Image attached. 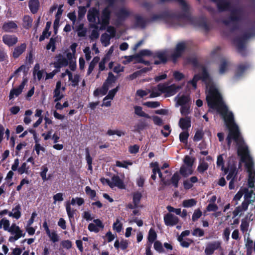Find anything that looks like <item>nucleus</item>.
<instances>
[{
	"instance_id": "1",
	"label": "nucleus",
	"mask_w": 255,
	"mask_h": 255,
	"mask_svg": "<svg viewBox=\"0 0 255 255\" xmlns=\"http://www.w3.org/2000/svg\"><path fill=\"white\" fill-rule=\"evenodd\" d=\"M206 101L208 107L210 109H216L222 116L229 130L228 136L232 138L236 143L242 142L244 138L239 127L235 122L233 113L228 110L221 94L213 85L209 87Z\"/></svg>"
},
{
	"instance_id": "2",
	"label": "nucleus",
	"mask_w": 255,
	"mask_h": 255,
	"mask_svg": "<svg viewBox=\"0 0 255 255\" xmlns=\"http://www.w3.org/2000/svg\"><path fill=\"white\" fill-rule=\"evenodd\" d=\"M216 3L218 10L220 12L230 11L228 19L223 20V23L226 26L231 22H240L243 20V11L241 8H233L231 2L227 0H218Z\"/></svg>"
},
{
	"instance_id": "3",
	"label": "nucleus",
	"mask_w": 255,
	"mask_h": 255,
	"mask_svg": "<svg viewBox=\"0 0 255 255\" xmlns=\"http://www.w3.org/2000/svg\"><path fill=\"white\" fill-rule=\"evenodd\" d=\"M255 34L253 32H246L241 36L235 38L233 42L236 45L238 52L243 56H247L245 43L249 38L254 36Z\"/></svg>"
},
{
	"instance_id": "4",
	"label": "nucleus",
	"mask_w": 255,
	"mask_h": 255,
	"mask_svg": "<svg viewBox=\"0 0 255 255\" xmlns=\"http://www.w3.org/2000/svg\"><path fill=\"white\" fill-rule=\"evenodd\" d=\"M111 11L108 7H106L103 9L102 11L101 19L99 17V19L96 24H93L91 27L95 29L98 28V24H101L100 29L104 30L106 28V27L110 23V20L111 17Z\"/></svg>"
},
{
	"instance_id": "5",
	"label": "nucleus",
	"mask_w": 255,
	"mask_h": 255,
	"mask_svg": "<svg viewBox=\"0 0 255 255\" xmlns=\"http://www.w3.org/2000/svg\"><path fill=\"white\" fill-rule=\"evenodd\" d=\"M180 88V86L175 84L168 86L166 83H160L157 85L158 91L161 93L165 94V96L167 97L174 95Z\"/></svg>"
},
{
	"instance_id": "6",
	"label": "nucleus",
	"mask_w": 255,
	"mask_h": 255,
	"mask_svg": "<svg viewBox=\"0 0 255 255\" xmlns=\"http://www.w3.org/2000/svg\"><path fill=\"white\" fill-rule=\"evenodd\" d=\"M176 17V15L175 13L166 10L160 14H153L150 18V21H155L158 20H163L166 22H168L172 21Z\"/></svg>"
},
{
	"instance_id": "7",
	"label": "nucleus",
	"mask_w": 255,
	"mask_h": 255,
	"mask_svg": "<svg viewBox=\"0 0 255 255\" xmlns=\"http://www.w3.org/2000/svg\"><path fill=\"white\" fill-rule=\"evenodd\" d=\"M236 143L237 146L238 155L241 157L243 161H245L247 158L250 156L248 146L245 144L244 139L241 142Z\"/></svg>"
},
{
	"instance_id": "8",
	"label": "nucleus",
	"mask_w": 255,
	"mask_h": 255,
	"mask_svg": "<svg viewBox=\"0 0 255 255\" xmlns=\"http://www.w3.org/2000/svg\"><path fill=\"white\" fill-rule=\"evenodd\" d=\"M186 48V44L184 42H180L177 44L174 51L171 55V58L173 62L176 63L177 59L181 57Z\"/></svg>"
},
{
	"instance_id": "9",
	"label": "nucleus",
	"mask_w": 255,
	"mask_h": 255,
	"mask_svg": "<svg viewBox=\"0 0 255 255\" xmlns=\"http://www.w3.org/2000/svg\"><path fill=\"white\" fill-rule=\"evenodd\" d=\"M221 248V242L219 241L209 243L205 250L206 255H212L215 251Z\"/></svg>"
},
{
	"instance_id": "10",
	"label": "nucleus",
	"mask_w": 255,
	"mask_h": 255,
	"mask_svg": "<svg viewBox=\"0 0 255 255\" xmlns=\"http://www.w3.org/2000/svg\"><path fill=\"white\" fill-rule=\"evenodd\" d=\"M130 15V12L125 8H120L116 13L117 24L121 25Z\"/></svg>"
},
{
	"instance_id": "11",
	"label": "nucleus",
	"mask_w": 255,
	"mask_h": 255,
	"mask_svg": "<svg viewBox=\"0 0 255 255\" xmlns=\"http://www.w3.org/2000/svg\"><path fill=\"white\" fill-rule=\"evenodd\" d=\"M56 60L53 63L54 67L59 69L62 67L67 66L68 64V60L65 58L61 54L56 55L55 57Z\"/></svg>"
},
{
	"instance_id": "12",
	"label": "nucleus",
	"mask_w": 255,
	"mask_h": 255,
	"mask_svg": "<svg viewBox=\"0 0 255 255\" xmlns=\"http://www.w3.org/2000/svg\"><path fill=\"white\" fill-rule=\"evenodd\" d=\"M192 21L195 25L201 28L206 32H208L210 30V26L207 22L205 18L200 17L198 18H193Z\"/></svg>"
},
{
	"instance_id": "13",
	"label": "nucleus",
	"mask_w": 255,
	"mask_h": 255,
	"mask_svg": "<svg viewBox=\"0 0 255 255\" xmlns=\"http://www.w3.org/2000/svg\"><path fill=\"white\" fill-rule=\"evenodd\" d=\"M99 11L95 7H92L88 11L87 19L90 22L96 24V19H99Z\"/></svg>"
},
{
	"instance_id": "14",
	"label": "nucleus",
	"mask_w": 255,
	"mask_h": 255,
	"mask_svg": "<svg viewBox=\"0 0 255 255\" xmlns=\"http://www.w3.org/2000/svg\"><path fill=\"white\" fill-rule=\"evenodd\" d=\"M154 58H157L158 60H155L154 64L155 65H159L160 64H165L167 61V56L166 52L163 51H158L154 53L153 55Z\"/></svg>"
},
{
	"instance_id": "15",
	"label": "nucleus",
	"mask_w": 255,
	"mask_h": 255,
	"mask_svg": "<svg viewBox=\"0 0 255 255\" xmlns=\"http://www.w3.org/2000/svg\"><path fill=\"white\" fill-rule=\"evenodd\" d=\"M251 67V64L249 62H245L239 64L236 68L235 76L237 78H240L242 76L244 73Z\"/></svg>"
},
{
	"instance_id": "16",
	"label": "nucleus",
	"mask_w": 255,
	"mask_h": 255,
	"mask_svg": "<svg viewBox=\"0 0 255 255\" xmlns=\"http://www.w3.org/2000/svg\"><path fill=\"white\" fill-rule=\"evenodd\" d=\"M134 18V26L135 27H139L142 29L145 28L147 23V20L146 18L138 14H135Z\"/></svg>"
},
{
	"instance_id": "17",
	"label": "nucleus",
	"mask_w": 255,
	"mask_h": 255,
	"mask_svg": "<svg viewBox=\"0 0 255 255\" xmlns=\"http://www.w3.org/2000/svg\"><path fill=\"white\" fill-rule=\"evenodd\" d=\"M165 224L168 226H173L178 224L179 219L171 213H167L164 216Z\"/></svg>"
},
{
	"instance_id": "18",
	"label": "nucleus",
	"mask_w": 255,
	"mask_h": 255,
	"mask_svg": "<svg viewBox=\"0 0 255 255\" xmlns=\"http://www.w3.org/2000/svg\"><path fill=\"white\" fill-rule=\"evenodd\" d=\"M2 39L3 42L9 47L13 46L18 41V38L14 35L5 34Z\"/></svg>"
},
{
	"instance_id": "19",
	"label": "nucleus",
	"mask_w": 255,
	"mask_h": 255,
	"mask_svg": "<svg viewBox=\"0 0 255 255\" xmlns=\"http://www.w3.org/2000/svg\"><path fill=\"white\" fill-rule=\"evenodd\" d=\"M179 126L183 130H188L191 127V118L186 116L184 118H181L179 121Z\"/></svg>"
},
{
	"instance_id": "20",
	"label": "nucleus",
	"mask_w": 255,
	"mask_h": 255,
	"mask_svg": "<svg viewBox=\"0 0 255 255\" xmlns=\"http://www.w3.org/2000/svg\"><path fill=\"white\" fill-rule=\"evenodd\" d=\"M26 82L27 80L26 79L23 80L17 88H13L10 90L9 94L10 99L13 98L14 96H18L21 93Z\"/></svg>"
},
{
	"instance_id": "21",
	"label": "nucleus",
	"mask_w": 255,
	"mask_h": 255,
	"mask_svg": "<svg viewBox=\"0 0 255 255\" xmlns=\"http://www.w3.org/2000/svg\"><path fill=\"white\" fill-rule=\"evenodd\" d=\"M76 204V198H72L71 203L69 202H66L65 207L68 218L71 221V219H74V215L75 213L76 210H72L71 208V205H74Z\"/></svg>"
},
{
	"instance_id": "22",
	"label": "nucleus",
	"mask_w": 255,
	"mask_h": 255,
	"mask_svg": "<svg viewBox=\"0 0 255 255\" xmlns=\"http://www.w3.org/2000/svg\"><path fill=\"white\" fill-rule=\"evenodd\" d=\"M112 187L113 188L114 187H117L119 189H125V185L123 181L120 178V177L117 175H114L112 177Z\"/></svg>"
},
{
	"instance_id": "23",
	"label": "nucleus",
	"mask_w": 255,
	"mask_h": 255,
	"mask_svg": "<svg viewBox=\"0 0 255 255\" xmlns=\"http://www.w3.org/2000/svg\"><path fill=\"white\" fill-rule=\"evenodd\" d=\"M199 78L207 86H208L212 81L207 70L205 67L203 68L201 74H199Z\"/></svg>"
},
{
	"instance_id": "24",
	"label": "nucleus",
	"mask_w": 255,
	"mask_h": 255,
	"mask_svg": "<svg viewBox=\"0 0 255 255\" xmlns=\"http://www.w3.org/2000/svg\"><path fill=\"white\" fill-rule=\"evenodd\" d=\"M26 44L25 43H21L20 45L16 46L14 48L12 52V57L14 58H17L26 50Z\"/></svg>"
},
{
	"instance_id": "25",
	"label": "nucleus",
	"mask_w": 255,
	"mask_h": 255,
	"mask_svg": "<svg viewBox=\"0 0 255 255\" xmlns=\"http://www.w3.org/2000/svg\"><path fill=\"white\" fill-rule=\"evenodd\" d=\"M40 6L39 0H29L28 1V7L32 14H35L38 12Z\"/></svg>"
},
{
	"instance_id": "26",
	"label": "nucleus",
	"mask_w": 255,
	"mask_h": 255,
	"mask_svg": "<svg viewBox=\"0 0 255 255\" xmlns=\"http://www.w3.org/2000/svg\"><path fill=\"white\" fill-rule=\"evenodd\" d=\"M17 28V24L13 21L4 22L2 26V29L5 32H12L13 29H16Z\"/></svg>"
},
{
	"instance_id": "27",
	"label": "nucleus",
	"mask_w": 255,
	"mask_h": 255,
	"mask_svg": "<svg viewBox=\"0 0 255 255\" xmlns=\"http://www.w3.org/2000/svg\"><path fill=\"white\" fill-rule=\"evenodd\" d=\"M238 170L237 169L235 165H232L230 167V171L226 177L228 180H231L232 179H237Z\"/></svg>"
},
{
	"instance_id": "28",
	"label": "nucleus",
	"mask_w": 255,
	"mask_h": 255,
	"mask_svg": "<svg viewBox=\"0 0 255 255\" xmlns=\"http://www.w3.org/2000/svg\"><path fill=\"white\" fill-rule=\"evenodd\" d=\"M23 27L26 29H29L32 26L33 19L29 15H25L22 19Z\"/></svg>"
},
{
	"instance_id": "29",
	"label": "nucleus",
	"mask_w": 255,
	"mask_h": 255,
	"mask_svg": "<svg viewBox=\"0 0 255 255\" xmlns=\"http://www.w3.org/2000/svg\"><path fill=\"white\" fill-rule=\"evenodd\" d=\"M20 210L21 206L19 204H18L12 209V211H14V213L9 212L8 216L9 217H12L16 219H18L21 216Z\"/></svg>"
},
{
	"instance_id": "30",
	"label": "nucleus",
	"mask_w": 255,
	"mask_h": 255,
	"mask_svg": "<svg viewBox=\"0 0 255 255\" xmlns=\"http://www.w3.org/2000/svg\"><path fill=\"white\" fill-rule=\"evenodd\" d=\"M9 232L12 235H24V237L25 235V233H23V231L15 224H12L11 225L10 227Z\"/></svg>"
},
{
	"instance_id": "31",
	"label": "nucleus",
	"mask_w": 255,
	"mask_h": 255,
	"mask_svg": "<svg viewBox=\"0 0 255 255\" xmlns=\"http://www.w3.org/2000/svg\"><path fill=\"white\" fill-rule=\"evenodd\" d=\"M134 113L141 117H144L147 119H150L151 117L147 114H146L142 111V108L141 107L135 106L134 107Z\"/></svg>"
},
{
	"instance_id": "32",
	"label": "nucleus",
	"mask_w": 255,
	"mask_h": 255,
	"mask_svg": "<svg viewBox=\"0 0 255 255\" xmlns=\"http://www.w3.org/2000/svg\"><path fill=\"white\" fill-rule=\"evenodd\" d=\"M180 179L179 175L178 172H175L174 173L173 176H172L170 180V183L173 185V186L175 188H178V183Z\"/></svg>"
},
{
	"instance_id": "33",
	"label": "nucleus",
	"mask_w": 255,
	"mask_h": 255,
	"mask_svg": "<svg viewBox=\"0 0 255 255\" xmlns=\"http://www.w3.org/2000/svg\"><path fill=\"white\" fill-rule=\"evenodd\" d=\"M119 86H118L115 88L110 90L108 95L104 98L103 101H105L108 99H113L117 92L119 91Z\"/></svg>"
},
{
	"instance_id": "34",
	"label": "nucleus",
	"mask_w": 255,
	"mask_h": 255,
	"mask_svg": "<svg viewBox=\"0 0 255 255\" xmlns=\"http://www.w3.org/2000/svg\"><path fill=\"white\" fill-rule=\"evenodd\" d=\"M157 238V234L155 230L153 228H151L148 232V241L149 243H152L156 240Z\"/></svg>"
},
{
	"instance_id": "35",
	"label": "nucleus",
	"mask_w": 255,
	"mask_h": 255,
	"mask_svg": "<svg viewBox=\"0 0 255 255\" xmlns=\"http://www.w3.org/2000/svg\"><path fill=\"white\" fill-rule=\"evenodd\" d=\"M76 31L79 37H84L86 35L87 28L84 27L83 24H80L78 26Z\"/></svg>"
},
{
	"instance_id": "36",
	"label": "nucleus",
	"mask_w": 255,
	"mask_h": 255,
	"mask_svg": "<svg viewBox=\"0 0 255 255\" xmlns=\"http://www.w3.org/2000/svg\"><path fill=\"white\" fill-rule=\"evenodd\" d=\"M86 194L89 196V198L92 200H95L97 193L95 190L92 189L90 187L87 186L85 187Z\"/></svg>"
},
{
	"instance_id": "37",
	"label": "nucleus",
	"mask_w": 255,
	"mask_h": 255,
	"mask_svg": "<svg viewBox=\"0 0 255 255\" xmlns=\"http://www.w3.org/2000/svg\"><path fill=\"white\" fill-rule=\"evenodd\" d=\"M9 225L10 222L9 220L5 218H2L0 221V228H1L2 226H3V230L8 232L10 229Z\"/></svg>"
},
{
	"instance_id": "38",
	"label": "nucleus",
	"mask_w": 255,
	"mask_h": 255,
	"mask_svg": "<svg viewBox=\"0 0 255 255\" xmlns=\"http://www.w3.org/2000/svg\"><path fill=\"white\" fill-rule=\"evenodd\" d=\"M29 166H27L26 162H23L18 169V172L19 174H22L25 173L26 174H29Z\"/></svg>"
},
{
	"instance_id": "39",
	"label": "nucleus",
	"mask_w": 255,
	"mask_h": 255,
	"mask_svg": "<svg viewBox=\"0 0 255 255\" xmlns=\"http://www.w3.org/2000/svg\"><path fill=\"white\" fill-rule=\"evenodd\" d=\"M189 136V134L188 130H184L181 132L179 134L180 141L183 143H186L187 142Z\"/></svg>"
},
{
	"instance_id": "40",
	"label": "nucleus",
	"mask_w": 255,
	"mask_h": 255,
	"mask_svg": "<svg viewBox=\"0 0 255 255\" xmlns=\"http://www.w3.org/2000/svg\"><path fill=\"white\" fill-rule=\"evenodd\" d=\"M197 201L194 199L185 200L183 201L182 205L185 208H190L195 206Z\"/></svg>"
},
{
	"instance_id": "41",
	"label": "nucleus",
	"mask_w": 255,
	"mask_h": 255,
	"mask_svg": "<svg viewBox=\"0 0 255 255\" xmlns=\"http://www.w3.org/2000/svg\"><path fill=\"white\" fill-rule=\"evenodd\" d=\"M117 80L116 77L114 76L112 72H110L108 73V76L106 80V81L104 82L106 84L108 85L109 86L113 83H114Z\"/></svg>"
},
{
	"instance_id": "42",
	"label": "nucleus",
	"mask_w": 255,
	"mask_h": 255,
	"mask_svg": "<svg viewBox=\"0 0 255 255\" xmlns=\"http://www.w3.org/2000/svg\"><path fill=\"white\" fill-rule=\"evenodd\" d=\"M244 194H245L244 195V198L246 200L248 201H252L253 199H251V198L252 197L253 195L254 196V193L253 190L249 191V189L247 188H244L243 189Z\"/></svg>"
},
{
	"instance_id": "43",
	"label": "nucleus",
	"mask_w": 255,
	"mask_h": 255,
	"mask_svg": "<svg viewBox=\"0 0 255 255\" xmlns=\"http://www.w3.org/2000/svg\"><path fill=\"white\" fill-rule=\"evenodd\" d=\"M46 49L49 50L51 49L52 52H54L56 49V38L51 37L49 42L46 45Z\"/></svg>"
},
{
	"instance_id": "44",
	"label": "nucleus",
	"mask_w": 255,
	"mask_h": 255,
	"mask_svg": "<svg viewBox=\"0 0 255 255\" xmlns=\"http://www.w3.org/2000/svg\"><path fill=\"white\" fill-rule=\"evenodd\" d=\"M245 162H246L245 165L247 168L248 172H249L250 171H255L253 169L254 162L252 157L250 156L247 158V159Z\"/></svg>"
},
{
	"instance_id": "45",
	"label": "nucleus",
	"mask_w": 255,
	"mask_h": 255,
	"mask_svg": "<svg viewBox=\"0 0 255 255\" xmlns=\"http://www.w3.org/2000/svg\"><path fill=\"white\" fill-rule=\"evenodd\" d=\"M180 174L184 177L192 174V171L191 169H188L187 167L183 165L180 169Z\"/></svg>"
},
{
	"instance_id": "46",
	"label": "nucleus",
	"mask_w": 255,
	"mask_h": 255,
	"mask_svg": "<svg viewBox=\"0 0 255 255\" xmlns=\"http://www.w3.org/2000/svg\"><path fill=\"white\" fill-rule=\"evenodd\" d=\"M208 167L209 165L208 163L205 161H202L199 164L197 167V170L199 173H203L206 170L208 169Z\"/></svg>"
},
{
	"instance_id": "47",
	"label": "nucleus",
	"mask_w": 255,
	"mask_h": 255,
	"mask_svg": "<svg viewBox=\"0 0 255 255\" xmlns=\"http://www.w3.org/2000/svg\"><path fill=\"white\" fill-rule=\"evenodd\" d=\"M255 201V194H254V197L252 201H248L245 200L242 203L241 206H239L243 211H246L250 204L254 203Z\"/></svg>"
},
{
	"instance_id": "48",
	"label": "nucleus",
	"mask_w": 255,
	"mask_h": 255,
	"mask_svg": "<svg viewBox=\"0 0 255 255\" xmlns=\"http://www.w3.org/2000/svg\"><path fill=\"white\" fill-rule=\"evenodd\" d=\"M190 101V98L186 95H182L179 98L177 103L180 106H184Z\"/></svg>"
},
{
	"instance_id": "49",
	"label": "nucleus",
	"mask_w": 255,
	"mask_h": 255,
	"mask_svg": "<svg viewBox=\"0 0 255 255\" xmlns=\"http://www.w3.org/2000/svg\"><path fill=\"white\" fill-rule=\"evenodd\" d=\"M142 197L141 193L140 192H135L133 195V203L135 204V205H137L138 206V205L140 203V200Z\"/></svg>"
},
{
	"instance_id": "50",
	"label": "nucleus",
	"mask_w": 255,
	"mask_h": 255,
	"mask_svg": "<svg viewBox=\"0 0 255 255\" xmlns=\"http://www.w3.org/2000/svg\"><path fill=\"white\" fill-rule=\"evenodd\" d=\"M41 172L40 173V175L42 178V179L45 181L49 179V178H47L46 173L48 171V168L46 166L43 165L41 167Z\"/></svg>"
},
{
	"instance_id": "51",
	"label": "nucleus",
	"mask_w": 255,
	"mask_h": 255,
	"mask_svg": "<svg viewBox=\"0 0 255 255\" xmlns=\"http://www.w3.org/2000/svg\"><path fill=\"white\" fill-rule=\"evenodd\" d=\"M204 135V133L202 130H198L195 132V134L193 137V140L196 142L201 140L203 138Z\"/></svg>"
},
{
	"instance_id": "52",
	"label": "nucleus",
	"mask_w": 255,
	"mask_h": 255,
	"mask_svg": "<svg viewBox=\"0 0 255 255\" xmlns=\"http://www.w3.org/2000/svg\"><path fill=\"white\" fill-rule=\"evenodd\" d=\"M64 97V95L60 93V90L54 89V102H57L61 100Z\"/></svg>"
},
{
	"instance_id": "53",
	"label": "nucleus",
	"mask_w": 255,
	"mask_h": 255,
	"mask_svg": "<svg viewBox=\"0 0 255 255\" xmlns=\"http://www.w3.org/2000/svg\"><path fill=\"white\" fill-rule=\"evenodd\" d=\"M200 80V78H199V74H195L192 80H190L188 82L189 84H191L193 86L194 89L197 88V82Z\"/></svg>"
},
{
	"instance_id": "54",
	"label": "nucleus",
	"mask_w": 255,
	"mask_h": 255,
	"mask_svg": "<svg viewBox=\"0 0 255 255\" xmlns=\"http://www.w3.org/2000/svg\"><path fill=\"white\" fill-rule=\"evenodd\" d=\"M202 212L200 209H196L194 211L192 217V220L193 222L197 221L202 216Z\"/></svg>"
},
{
	"instance_id": "55",
	"label": "nucleus",
	"mask_w": 255,
	"mask_h": 255,
	"mask_svg": "<svg viewBox=\"0 0 255 255\" xmlns=\"http://www.w3.org/2000/svg\"><path fill=\"white\" fill-rule=\"evenodd\" d=\"M160 105V102L157 101L146 102L143 103V105L150 108H156L158 107Z\"/></svg>"
},
{
	"instance_id": "56",
	"label": "nucleus",
	"mask_w": 255,
	"mask_h": 255,
	"mask_svg": "<svg viewBox=\"0 0 255 255\" xmlns=\"http://www.w3.org/2000/svg\"><path fill=\"white\" fill-rule=\"evenodd\" d=\"M154 248L159 253H163L164 252L162 245L161 243L158 241H155L154 243Z\"/></svg>"
},
{
	"instance_id": "57",
	"label": "nucleus",
	"mask_w": 255,
	"mask_h": 255,
	"mask_svg": "<svg viewBox=\"0 0 255 255\" xmlns=\"http://www.w3.org/2000/svg\"><path fill=\"white\" fill-rule=\"evenodd\" d=\"M61 245L63 248L67 250H69L72 247V243L69 240L62 241Z\"/></svg>"
},
{
	"instance_id": "58",
	"label": "nucleus",
	"mask_w": 255,
	"mask_h": 255,
	"mask_svg": "<svg viewBox=\"0 0 255 255\" xmlns=\"http://www.w3.org/2000/svg\"><path fill=\"white\" fill-rule=\"evenodd\" d=\"M128 165H132V162L127 161H124V162H121L120 161H117L116 163V165L117 166L125 168H127Z\"/></svg>"
},
{
	"instance_id": "59",
	"label": "nucleus",
	"mask_w": 255,
	"mask_h": 255,
	"mask_svg": "<svg viewBox=\"0 0 255 255\" xmlns=\"http://www.w3.org/2000/svg\"><path fill=\"white\" fill-rule=\"evenodd\" d=\"M107 31L110 34L109 35L111 36L112 38H114L116 36V29L113 26H109V25L106 27Z\"/></svg>"
},
{
	"instance_id": "60",
	"label": "nucleus",
	"mask_w": 255,
	"mask_h": 255,
	"mask_svg": "<svg viewBox=\"0 0 255 255\" xmlns=\"http://www.w3.org/2000/svg\"><path fill=\"white\" fill-rule=\"evenodd\" d=\"M87 9L85 6H80L78 9V17L79 18H82L85 15Z\"/></svg>"
},
{
	"instance_id": "61",
	"label": "nucleus",
	"mask_w": 255,
	"mask_h": 255,
	"mask_svg": "<svg viewBox=\"0 0 255 255\" xmlns=\"http://www.w3.org/2000/svg\"><path fill=\"white\" fill-rule=\"evenodd\" d=\"M192 235L195 236L201 237L204 236V232L202 229L198 228L193 230Z\"/></svg>"
},
{
	"instance_id": "62",
	"label": "nucleus",
	"mask_w": 255,
	"mask_h": 255,
	"mask_svg": "<svg viewBox=\"0 0 255 255\" xmlns=\"http://www.w3.org/2000/svg\"><path fill=\"white\" fill-rule=\"evenodd\" d=\"M173 77L176 81H179L184 79V75L183 73L176 71L173 73Z\"/></svg>"
},
{
	"instance_id": "63",
	"label": "nucleus",
	"mask_w": 255,
	"mask_h": 255,
	"mask_svg": "<svg viewBox=\"0 0 255 255\" xmlns=\"http://www.w3.org/2000/svg\"><path fill=\"white\" fill-rule=\"evenodd\" d=\"M139 146L137 144L130 145L129 147L128 151L131 154H136L139 151Z\"/></svg>"
},
{
	"instance_id": "64",
	"label": "nucleus",
	"mask_w": 255,
	"mask_h": 255,
	"mask_svg": "<svg viewBox=\"0 0 255 255\" xmlns=\"http://www.w3.org/2000/svg\"><path fill=\"white\" fill-rule=\"evenodd\" d=\"M249 223L247 221H242L240 226L241 230L243 233L247 232L248 230Z\"/></svg>"
}]
</instances>
